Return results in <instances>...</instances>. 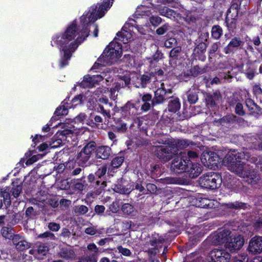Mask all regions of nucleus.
I'll return each mask as SVG.
<instances>
[{"label": "nucleus", "instance_id": "nucleus-1", "mask_svg": "<svg viewBox=\"0 0 262 262\" xmlns=\"http://www.w3.org/2000/svg\"><path fill=\"white\" fill-rule=\"evenodd\" d=\"M113 0H104L99 5L98 10L97 6H92L89 12L84 13L80 18V25L77 26L74 21L67 28L65 32L61 35H55L52 38L53 42L57 45L63 52V57L60 59V68L67 66L72 53L77 49L79 44L82 42L89 35V27L94 28V36H98V28L96 24H93L97 19L103 17L105 13L112 6Z\"/></svg>", "mask_w": 262, "mask_h": 262}, {"label": "nucleus", "instance_id": "nucleus-2", "mask_svg": "<svg viewBox=\"0 0 262 262\" xmlns=\"http://www.w3.org/2000/svg\"><path fill=\"white\" fill-rule=\"evenodd\" d=\"M257 157L252 156L251 152L246 150L243 152L229 154L223 160V164L228 169L243 178H247L249 183L254 185L258 180L257 172L253 166L250 165L248 162L255 163L256 165L260 164V160Z\"/></svg>", "mask_w": 262, "mask_h": 262}, {"label": "nucleus", "instance_id": "nucleus-3", "mask_svg": "<svg viewBox=\"0 0 262 262\" xmlns=\"http://www.w3.org/2000/svg\"><path fill=\"white\" fill-rule=\"evenodd\" d=\"M173 159L171 164V169L178 173L186 172L189 177L194 178L202 172V167L196 163H193L190 160L186 159L185 152L180 151Z\"/></svg>", "mask_w": 262, "mask_h": 262}, {"label": "nucleus", "instance_id": "nucleus-4", "mask_svg": "<svg viewBox=\"0 0 262 262\" xmlns=\"http://www.w3.org/2000/svg\"><path fill=\"white\" fill-rule=\"evenodd\" d=\"M214 244H224L231 252L240 249L244 244V238L240 234L229 230H223L212 236Z\"/></svg>", "mask_w": 262, "mask_h": 262}, {"label": "nucleus", "instance_id": "nucleus-5", "mask_svg": "<svg viewBox=\"0 0 262 262\" xmlns=\"http://www.w3.org/2000/svg\"><path fill=\"white\" fill-rule=\"evenodd\" d=\"M122 47L119 42H112L104 50L99 60L103 64H112L121 56Z\"/></svg>", "mask_w": 262, "mask_h": 262}, {"label": "nucleus", "instance_id": "nucleus-6", "mask_svg": "<svg viewBox=\"0 0 262 262\" xmlns=\"http://www.w3.org/2000/svg\"><path fill=\"white\" fill-rule=\"evenodd\" d=\"M157 142L163 145L155 146L154 152L157 157L164 162L169 161L172 155L175 154L176 150L172 145L166 143V141L158 140Z\"/></svg>", "mask_w": 262, "mask_h": 262}, {"label": "nucleus", "instance_id": "nucleus-7", "mask_svg": "<svg viewBox=\"0 0 262 262\" xmlns=\"http://www.w3.org/2000/svg\"><path fill=\"white\" fill-rule=\"evenodd\" d=\"M199 181L203 187L214 189L220 186L222 179L219 173H210L200 177Z\"/></svg>", "mask_w": 262, "mask_h": 262}, {"label": "nucleus", "instance_id": "nucleus-8", "mask_svg": "<svg viewBox=\"0 0 262 262\" xmlns=\"http://www.w3.org/2000/svg\"><path fill=\"white\" fill-rule=\"evenodd\" d=\"M211 262H229L230 254L222 248H214L209 253Z\"/></svg>", "mask_w": 262, "mask_h": 262}, {"label": "nucleus", "instance_id": "nucleus-9", "mask_svg": "<svg viewBox=\"0 0 262 262\" xmlns=\"http://www.w3.org/2000/svg\"><path fill=\"white\" fill-rule=\"evenodd\" d=\"M248 252L252 255L262 253V236H255L252 237L249 243Z\"/></svg>", "mask_w": 262, "mask_h": 262}, {"label": "nucleus", "instance_id": "nucleus-10", "mask_svg": "<svg viewBox=\"0 0 262 262\" xmlns=\"http://www.w3.org/2000/svg\"><path fill=\"white\" fill-rule=\"evenodd\" d=\"M103 79V76L96 75L93 76L86 75L81 83L83 88H92Z\"/></svg>", "mask_w": 262, "mask_h": 262}, {"label": "nucleus", "instance_id": "nucleus-11", "mask_svg": "<svg viewBox=\"0 0 262 262\" xmlns=\"http://www.w3.org/2000/svg\"><path fill=\"white\" fill-rule=\"evenodd\" d=\"M12 242L15 248L20 251H24L30 247V244L23 239L18 235H15L13 237Z\"/></svg>", "mask_w": 262, "mask_h": 262}, {"label": "nucleus", "instance_id": "nucleus-12", "mask_svg": "<svg viewBox=\"0 0 262 262\" xmlns=\"http://www.w3.org/2000/svg\"><path fill=\"white\" fill-rule=\"evenodd\" d=\"M164 241V239L161 236H159L158 234H154L149 240V245L151 248L149 249V252L151 253H156V250L159 247L161 246V244Z\"/></svg>", "mask_w": 262, "mask_h": 262}, {"label": "nucleus", "instance_id": "nucleus-13", "mask_svg": "<svg viewBox=\"0 0 262 262\" xmlns=\"http://www.w3.org/2000/svg\"><path fill=\"white\" fill-rule=\"evenodd\" d=\"M96 151L97 157L103 160L107 159L112 153L111 148L108 146H99Z\"/></svg>", "mask_w": 262, "mask_h": 262}, {"label": "nucleus", "instance_id": "nucleus-14", "mask_svg": "<svg viewBox=\"0 0 262 262\" xmlns=\"http://www.w3.org/2000/svg\"><path fill=\"white\" fill-rule=\"evenodd\" d=\"M154 82L155 88L161 89L167 94H171L172 93V86L169 84L168 80L159 79V80L154 81Z\"/></svg>", "mask_w": 262, "mask_h": 262}, {"label": "nucleus", "instance_id": "nucleus-15", "mask_svg": "<svg viewBox=\"0 0 262 262\" xmlns=\"http://www.w3.org/2000/svg\"><path fill=\"white\" fill-rule=\"evenodd\" d=\"M60 257L65 259H73L75 257V252L70 247L63 248L59 252Z\"/></svg>", "mask_w": 262, "mask_h": 262}, {"label": "nucleus", "instance_id": "nucleus-16", "mask_svg": "<svg viewBox=\"0 0 262 262\" xmlns=\"http://www.w3.org/2000/svg\"><path fill=\"white\" fill-rule=\"evenodd\" d=\"M242 43L243 42L239 37L233 38L225 48V53L226 54L229 53L233 48L239 47Z\"/></svg>", "mask_w": 262, "mask_h": 262}, {"label": "nucleus", "instance_id": "nucleus-17", "mask_svg": "<svg viewBox=\"0 0 262 262\" xmlns=\"http://www.w3.org/2000/svg\"><path fill=\"white\" fill-rule=\"evenodd\" d=\"M181 104L179 98L172 97L168 103V108L170 112L175 113L180 108Z\"/></svg>", "mask_w": 262, "mask_h": 262}, {"label": "nucleus", "instance_id": "nucleus-18", "mask_svg": "<svg viewBox=\"0 0 262 262\" xmlns=\"http://www.w3.org/2000/svg\"><path fill=\"white\" fill-rule=\"evenodd\" d=\"M117 37H116V39H118L119 41L122 42L124 44H126L130 41L132 35L129 32L122 31L119 32L117 33Z\"/></svg>", "mask_w": 262, "mask_h": 262}, {"label": "nucleus", "instance_id": "nucleus-19", "mask_svg": "<svg viewBox=\"0 0 262 262\" xmlns=\"http://www.w3.org/2000/svg\"><path fill=\"white\" fill-rule=\"evenodd\" d=\"M159 12L161 15L170 19L174 18L177 14L175 11L166 7L160 9Z\"/></svg>", "mask_w": 262, "mask_h": 262}, {"label": "nucleus", "instance_id": "nucleus-20", "mask_svg": "<svg viewBox=\"0 0 262 262\" xmlns=\"http://www.w3.org/2000/svg\"><path fill=\"white\" fill-rule=\"evenodd\" d=\"M246 105L249 111L252 113H258L260 112V107L250 98H248L246 100Z\"/></svg>", "mask_w": 262, "mask_h": 262}, {"label": "nucleus", "instance_id": "nucleus-21", "mask_svg": "<svg viewBox=\"0 0 262 262\" xmlns=\"http://www.w3.org/2000/svg\"><path fill=\"white\" fill-rule=\"evenodd\" d=\"M84 232L86 234L91 235H96L99 236L103 233V229H98L96 226L91 225L85 229Z\"/></svg>", "mask_w": 262, "mask_h": 262}, {"label": "nucleus", "instance_id": "nucleus-22", "mask_svg": "<svg viewBox=\"0 0 262 262\" xmlns=\"http://www.w3.org/2000/svg\"><path fill=\"white\" fill-rule=\"evenodd\" d=\"M157 88V89L155 92L154 100L157 103H161L164 100L165 96L167 93L161 89Z\"/></svg>", "mask_w": 262, "mask_h": 262}, {"label": "nucleus", "instance_id": "nucleus-23", "mask_svg": "<svg viewBox=\"0 0 262 262\" xmlns=\"http://www.w3.org/2000/svg\"><path fill=\"white\" fill-rule=\"evenodd\" d=\"M121 210L124 214L133 216L136 213V210L134 207L129 203H125L122 205Z\"/></svg>", "mask_w": 262, "mask_h": 262}, {"label": "nucleus", "instance_id": "nucleus-24", "mask_svg": "<svg viewBox=\"0 0 262 262\" xmlns=\"http://www.w3.org/2000/svg\"><path fill=\"white\" fill-rule=\"evenodd\" d=\"M78 130L77 129L73 128V129H65L60 132H58L57 134L58 136L61 137L63 140H66V138L70 136L73 134H77Z\"/></svg>", "mask_w": 262, "mask_h": 262}, {"label": "nucleus", "instance_id": "nucleus-25", "mask_svg": "<svg viewBox=\"0 0 262 262\" xmlns=\"http://www.w3.org/2000/svg\"><path fill=\"white\" fill-rule=\"evenodd\" d=\"M62 140L63 139L56 134L52 139V141L50 142L49 143L50 148L58 147L62 144Z\"/></svg>", "mask_w": 262, "mask_h": 262}, {"label": "nucleus", "instance_id": "nucleus-26", "mask_svg": "<svg viewBox=\"0 0 262 262\" xmlns=\"http://www.w3.org/2000/svg\"><path fill=\"white\" fill-rule=\"evenodd\" d=\"M207 157L209 164L211 165H217L220 160L218 155L213 152L208 153Z\"/></svg>", "mask_w": 262, "mask_h": 262}, {"label": "nucleus", "instance_id": "nucleus-27", "mask_svg": "<svg viewBox=\"0 0 262 262\" xmlns=\"http://www.w3.org/2000/svg\"><path fill=\"white\" fill-rule=\"evenodd\" d=\"M49 251V248L45 245H40L37 249V255L36 256L38 259H42L43 256L46 255Z\"/></svg>", "mask_w": 262, "mask_h": 262}, {"label": "nucleus", "instance_id": "nucleus-28", "mask_svg": "<svg viewBox=\"0 0 262 262\" xmlns=\"http://www.w3.org/2000/svg\"><path fill=\"white\" fill-rule=\"evenodd\" d=\"M95 142H90L83 147L81 151L85 153L86 155H89L91 157L92 151L95 150Z\"/></svg>", "mask_w": 262, "mask_h": 262}, {"label": "nucleus", "instance_id": "nucleus-29", "mask_svg": "<svg viewBox=\"0 0 262 262\" xmlns=\"http://www.w3.org/2000/svg\"><path fill=\"white\" fill-rule=\"evenodd\" d=\"M74 212L77 215H83L89 211L88 208L84 205L75 206L73 208Z\"/></svg>", "mask_w": 262, "mask_h": 262}, {"label": "nucleus", "instance_id": "nucleus-30", "mask_svg": "<svg viewBox=\"0 0 262 262\" xmlns=\"http://www.w3.org/2000/svg\"><path fill=\"white\" fill-rule=\"evenodd\" d=\"M90 158L89 155H86L85 153L81 151L77 156V160L81 165H83L88 162Z\"/></svg>", "mask_w": 262, "mask_h": 262}, {"label": "nucleus", "instance_id": "nucleus-31", "mask_svg": "<svg viewBox=\"0 0 262 262\" xmlns=\"http://www.w3.org/2000/svg\"><path fill=\"white\" fill-rule=\"evenodd\" d=\"M124 158L123 156H118L114 158L111 162V165L114 168H118L124 161Z\"/></svg>", "mask_w": 262, "mask_h": 262}, {"label": "nucleus", "instance_id": "nucleus-32", "mask_svg": "<svg viewBox=\"0 0 262 262\" xmlns=\"http://www.w3.org/2000/svg\"><path fill=\"white\" fill-rule=\"evenodd\" d=\"M1 232L6 238H11L13 234V229L11 227H4L1 230Z\"/></svg>", "mask_w": 262, "mask_h": 262}, {"label": "nucleus", "instance_id": "nucleus-33", "mask_svg": "<svg viewBox=\"0 0 262 262\" xmlns=\"http://www.w3.org/2000/svg\"><path fill=\"white\" fill-rule=\"evenodd\" d=\"M211 33L212 37L217 39L221 37L222 34V29L220 26H215L212 27Z\"/></svg>", "mask_w": 262, "mask_h": 262}, {"label": "nucleus", "instance_id": "nucleus-34", "mask_svg": "<svg viewBox=\"0 0 262 262\" xmlns=\"http://www.w3.org/2000/svg\"><path fill=\"white\" fill-rule=\"evenodd\" d=\"M248 68L245 70V73L246 77L251 80L253 78L255 74V69L251 65H247Z\"/></svg>", "mask_w": 262, "mask_h": 262}, {"label": "nucleus", "instance_id": "nucleus-35", "mask_svg": "<svg viewBox=\"0 0 262 262\" xmlns=\"http://www.w3.org/2000/svg\"><path fill=\"white\" fill-rule=\"evenodd\" d=\"M115 191L118 193L128 194L130 192V189L126 188L121 185H117L115 186Z\"/></svg>", "mask_w": 262, "mask_h": 262}, {"label": "nucleus", "instance_id": "nucleus-36", "mask_svg": "<svg viewBox=\"0 0 262 262\" xmlns=\"http://www.w3.org/2000/svg\"><path fill=\"white\" fill-rule=\"evenodd\" d=\"M68 113L67 107L64 105L57 107L55 112V114L57 116L66 115Z\"/></svg>", "mask_w": 262, "mask_h": 262}, {"label": "nucleus", "instance_id": "nucleus-37", "mask_svg": "<svg viewBox=\"0 0 262 262\" xmlns=\"http://www.w3.org/2000/svg\"><path fill=\"white\" fill-rule=\"evenodd\" d=\"M245 205V204L238 202H235L234 203H229L227 204V206L228 208L233 209L244 208Z\"/></svg>", "mask_w": 262, "mask_h": 262}, {"label": "nucleus", "instance_id": "nucleus-38", "mask_svg": "<svg viewBox=\"0 0 262 262\" xmlns=\"http://www.w3.org/2000/svg\"><path fill=\"white\" fill-rule=\"evenodd\" d=\"M43 157V155L41 154H37L36 155L33 156L31 158L28 159L26 161V165H30L33 164L39 159H41Z\"/></svg>", "mask_w": 262, "mask_h": 262}, {"label": "nucleus", "instance_id": "nucleus-39", "mask_svg": "<svg viewBox=\"0 0 262 262\" xmlns=\"http://www.w3.org/2000/svg\"><path fill=\"white\" fill-rule=\"evenodd\" d=\"M22 190V186L20 185H17L16 186L14 185L13 186V187L12 188L11 192L12 193V195L15 198H17L19 195L20 194V192Z\"/></svg>", "mask_w": 262, "mask_h": 262}, {"label": "nucleus", "instance_id": "nucleus-40", "mask_svg": "<svg viewBox=\"0 0 262 262\" xmlns=\"http://www.w3.org/2000/svg\"><path fill=\"white\" fill-rule=\"evenodd\" d=\"M226 22L228 27L230 28H234L235 27L236 19L235 18H230L229 13L227 15Z\"/></svg>", "mask_w": 262, "mask_h": 262}, {"label": "nucleus", "instance_id": "nucleus-41", "mask_svg": "<svg viewBox=\"0 0 262 262\" xmlns=\"http://www.w3.org/2000/svg\"><path fill=\"white\" fill-rule=\"evenodd\" d=\"M121 86V84L119 83H116L114 88L111 89V98L115 100V99L117 97V94H115V93L116 91H118L119 89H120Z\"/></svg>", "mask_w": 262, "mask_h": 262}, {"label": "nucleus", "instance_id": "nucleus-42", "mask_svg": "<svg viewBox=\"0 0 262 262\" xmlns=\"http://www.w3.org/2000/svg\"><path fill=\"white\" fill-rule=\"evenodd\" d=\"M177 44V40L174 38H170L165 41L164 45L166 48H170Z\"/></svg>", "mask_w": 262, "mask_h": 262}, {"label": "nucleus", "instance_id": "nucleus-43", "mask_svg": "<svg viewBox=\"0 0 262 262\" xmlns=\"http://www.w3.org/2000/svg\"><path fill=\"white\" fill-rule=\"evenodd\" d=\"M189 141L186 140L181 139L178 140L177 146L180 148H183L187 147L189 145Z\"/></svg>", "mask_w": 262, "mask_h": 262}, {"label": "nucleus", "instance_id": "nucleus-44", "mask_svg": "<svg viewBox=\"0 0 262 262\" xmlns=\"http://www.w3.org/2000/svg\"><path fill=\"white\" fill-rule=\"evenodd\" d=\"M117 250H118L119 253H121L122 255L124 256H128L131 254V252L129 249L123 248L121 246L117 247Z\"/></svg>", "mask_w": 262, "mask_h": 262}, {"label": "nucleus", "instance_id": "nucleus-45", "mask_svg": "<svg viewBox=\"0 0 262 262\" xmlns=\"http://www.w3.org/2000/svg\"><path fill=\"white\" fill-rule=\"evenodd\" d=\"M2 198L6 201L9 200V203H10V204H11L10 194L6 190L3 191L2 189H0V199H2Z\"/></svg>", "mask_w": 262, "mask_h": 262}, {"label": "nucleus", "instance_id": "nucleus-46", "mask_svg": "<svg viewBox=\"0 0 262 262\" xmlns=\"http://www.w3.org/2000/svg\"><path fill=\"white\" fill-rule=\"evenodd\" d=\"M48 228L52 231L57 232L59 230L60 226V225L57 223L51 222L48 224Z\"/></svg>", "mask_w": 262, "mask_h": 262}, {"label": "nucleus", "instance_id": "nucleus-47", "mask_svg": "<svg viewBox=\"0 0 262 262\" xmlns=\"http://www.w3.org/2000/svg\"><path fill=\"white\" fill-rule=\"evenodd\" d=\"M181 51V48L179 47L173 48L170 52L169 55L171 57H177Z\"/></svg>", "mask_w": 262, "mask_h": 262}, {"label": "nucleus", "instance_id": "nucleus-48", "mask_svg": "<svg viewBox=\"0 0 262 262\" xmlns=\"http://www.w3.org/2000/svg\"><path fill=\"white\" fill-rule=\"evenodd\" d=\"M38 237L39 238H49L52 239H55V236L54 234L49 231L45 232L42 234H40L39 235H38Z\"/></svg>", "mask_w": 262, "mask_h": 262}, {"label": "nucleus", "instance_id": "nucleus-49", "mask_svg": "<svg viewBox=\"0 0 262 262\" xmlns=\"http://www.w3.org/2000/svg\"><path fill=\"white\" fill-rule=\"evenodd\" d=\"M169 29V26L167 24H165L159 28L157 30L156 32L159 35H162L164 34Z\"/></svg>", "mask_w": 262, "mask_h": 262}, {"label": "nucleus", "instance_id": "nucleus-50", "mask_svg": "<svg viewBox=\"0 0 262 262\" xmlns=\"http://www.w3.org/2000/svg\"><path fill=\"white\" fill-rule=\"evenodd\" d=\"M161 21L162 19L159 16H152L150 18V21L154 26H158L161 23Z\"/></svg>", "mask_w": 262, "mask_h": 262}, {"label": "nucleus", "instance_id": "nucleus-51", "mask_svg": "<svg viewBox=\"0 0 262 262\" xmlns=\"http://www.w3.org/2000/svg\"><path fill=\"white\" fill-rule=\"evenodd\" d=\"M116 128L118 132L123 133L127 129L126 124L124 122H120L117 124Z\"/></svg>", "mask_w": 262, "mask_h": 262}, {"label": "nucleus", "instance_id": "nucleus-52", "mask_svg": "<svg viewBox=\"0 0 262 262\" xmlns=\"http://www.w3.org/2000/svg\"><path fill=\"white\" fill-rule=\"evenodd\" d=\"M188 100L190 103H195L198 100V95L195 93H189L188 95Z\"/></svg>", "mask_w": 262, "mask_h": 262}, {"label": "nucleus", "instance_id": "nucleus-53", "mask_svg": "<svg viewBox=\"0 0 262 262\" xmlns=\"http://www.w3.org/2000/svg\"><path fill=\"white\" fill-rule=\"evenodd\" d=\"M107 171V167L106 166H103L102 167L100 168L96 172V174L99 178H101L102 176H103L106 172Z\"/></svg>", "mask_w": 262, "mask_h": 262}, {"label": "nucleus", "instance_id": "nucleus-54", "mask_svg": "<svg viewBox=\"0 0 262 262\" xmlns=\"http://www.w3.org/2000/svg\"><path fill=\"white\" fill-rule=\"evenodd\" d=\"M235 112L239 115H243L244 111L243 110V105L240 103H237L235 107Z\"/></svg>", "mask_w": 262, "mask_h": 262}, {"label": "nucleus", "instance_id": "nucleus-55", "mask_svg": "<svg viewBox=\"0 0 262 262\" xmlns=\"http://www.w3.org/2000/svg\"><path fill=\"white\" fill-rule=\"evenodd\" d=\"M257 144L256 145V148L262 150V132L260 134L257 135Z\"/></svg>", "mask_w": 262, "mask_h": 262}, {"label": "nucleus", "instance_id": "nucleus-56", "mask_svg": "<svg viewBox=\"0 0 262 262\" xmlns=\"http://www.w3.org/2000/svg\"><path fill=\"white\" fill-rule=\"evenodd\" d=\"M119 204L118 202L116 201L114 202L110 207V209L113 213H116L119 210Z\"/></svg>", "mask_w": 262, "mask_h": 262}, {"label": "nucleus", "instance_id": "nucleus-57", "mask_svg": "<svg viewBox=\"0 0 262 262\" xmlns=\"http://www.w3.org/2000/svg\"><path fill=\"white\" fill-rule=\"evenodd\" d=\"M248 258L245 255H239L234 260L233 262H247Z\"/></svg>", "mask_w": 262, "mask_h": 262}, {"label": "nucleus", "instance_id": "nucleus-58", "mask_svg": "<svg viewBox=\"0 0 262 262\" xmlns=\"http://www.w3.org/2000/svg\"><path fill=\"white\" fill-rule=\"evenodd\" d=\"M146 188L150 193H154L157 190V186L154 184L149 183L147 184Z\"/></svg>", "mask_w": 262, "mask_h": 262}, {"label": "nucleus", "instance_id": "nucleus-59", "mask_svg": "<svg viewBox=\"0 0 262 262\" xmlns=\"http://www.w3.org/2000/svg\"><path fill=\"white\" fill-rule=\"evenodd\" d=\"M207 104L210 106H213L215 104V100L212 96H208L206 98Z\"/></svg>", "mask_w": 262, "mask_h": 262}, {"label": "nucleus", "instance_id": "nucleus-60", "mask_svg": "<svg viewBox=\"0 0 262 262\" xmlns=\"http://www.w3.org/2000/svg\"><path fill=\"white\" fill-rule=\"evenodd\" d=\"M149 77L147 75H143L141 78V82L142 87H145L149 81Z\"/></svg>", "mask_w": 262, "mask_h": 262}, {"label": "nucleus", "instance_id": "nucleus-61", "mask_svg": "<svg viewBox=\"0 0 262 262\" xmlns=\"http://www.w3.org/2000/svg\"><path fill=\"white\" fill-rule=\"evenodd\" d=\"M186 154L187 159H188V158L194 159L197 158L198 157V154L193 151H189L187 153L186 152Z\"/></svg>", "mask_w": 262, "mask_h": 262}, {"label": "nucleus", "instance_id": "nucleus-62", "mask_svg": "<svg viewBox=\"0 0 262 262\" xmlns=\"http://www.w3.org/2000/svg\"><path fill=\"white\" fill-rule=\"evenodd\" d=\"M88 249L89 250L94 252L95 253H97L98 252V248L94 243L89 244L88 246Z\"/></svg>", "mask_w": 262, "mask_h": 262}, {"label": "nucleus", "instance_id": "nucleus-63", "mask_svg": "<svg viewBox=\"0 0 262 262\" xmlns=\"http://www.w3.org/2000/svg\"><path fill=\"white\" fill-rule=\"evenodd\" d=\"M253 90L255 95H260L262 94V89L259 85H254L253 86Z\"/></svg>", "mask_w": 262, "mask_h": 262}, {"label": "nucleus", "instance_id": "nucleus-64", "mask_svg": "<svg viewBox=\"0 0 262 262\" xmlns=\"http://www.w3.org/2000/svg\"><path fill=\"white\" fill-rule=\"evenodd\" d=\"M95 210L98 214L102 213L104 211L105 207L102 205H96L95 207Z\"/></svg>", "mask_w": 262, "mask_h": 262}]
</instances>
